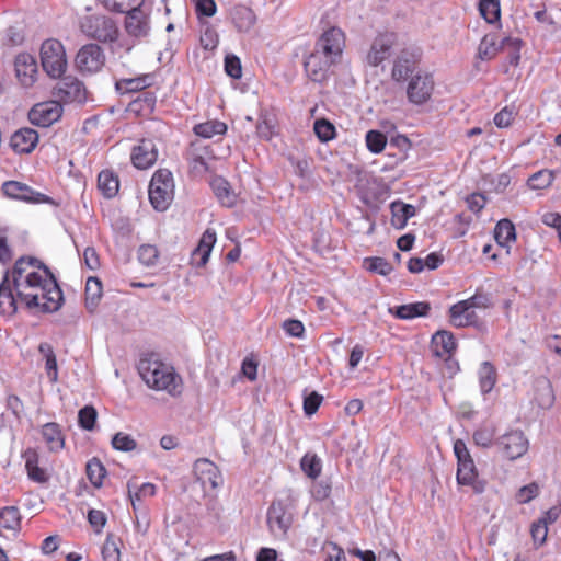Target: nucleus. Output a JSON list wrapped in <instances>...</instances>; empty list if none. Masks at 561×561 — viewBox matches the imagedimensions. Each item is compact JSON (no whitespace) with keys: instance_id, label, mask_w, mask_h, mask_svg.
<instances>
[{"instance_id":"nucleus-1","label":"nucleus","mask_w":561,"mask_h":561,"mask_svg":"<svg viewBox=\"0 0 561 561\" xmlns=\"http://www.w3.org/2000/svg\"><path fill=\"white\" fill-rule=\"evenodd\" d=\"M137 368L148 387L156 390H165L171 396L181 392L178 382L180 380L179 375L171 366L159 360L157 354L151 353L141 357Z\"/></svg>"},{"instance_id":"nucleus-2","label":"nucleus","mask_w":561,"mask_h":561,"mask_svg":"<svg viewBox=\"0 0 561 561\" xmlns=\"http://www.w3.org/2000/svg\"><path fill=\"white\" fill-rule=\"evenodd\" d=\"M173 176L167 169H159L149 184V201L157 211H164L173 198Z\"/></svg>"},{"instance_id":"nucleus-3","label":"nucleus","mask_w":561,"mask_h":561,"mask_svg":"<svg viewBox=\"0 0 561 561\" xmlns=\"http://www.w3.org/2000/svg\"><path fill=\"white\" fill-rule=\"evenodd\" d=\"M41 64L50 78L61 77L68 65L64 45L54 38L44 41L41 46Z\"/></svg>"},{"instance_id":"nucleus-4","label":"nucleus","mask_w":561,"mask_h":561,"mask_svg":"<svg viewBox=\"0 0 561 561\" xmlns=\"http://www.w3.org/2000/svg\"><path fill=\"white\" fill-rule=\"evenodd\" d=\"M81 30L89 37L102 43L114 42L118 36L115 21L100 14L87 16L81 23Z\"/></svg>"},{"instance_id":"nucleus-5","label":"nucleus","mask_w":561,"mask_h":561,"mask_svg":"<svg viewBox=\"0 0 561 561\" xmlns=\"http://www.w3.org/2000/svg\"><path fill=\"white\" fill-rule=\"evenodd\" d=\"M422 59V49L417 46H409L400 50L393 61L391 77L397 82H403L412 78L417 71Z\"/></svg>"},{"instance_id":"nucleus-6","label":"nucleus","mask_w":561,"mask_h":561,"mask_svg":"<svg viewBox=\"0 0 561 561\" xmlns=\"http://www.w3.org/2000/svg\"><path fill=\"white\" fill-rule=\"evenodd\" d=\"M59 82L53 89V95L64 103H84L87 101V89L82 81L73 76H61Z\"/></svg>"},{"instance_id":"nucleus-7","label":"nucleus","mask_w":561,"mask_h":561,"mask_svg":"<svg viewBox=\"0 0 561 561\" xmlns=\"http://www.w3.org/2000/svg\"><path fill=\"white\" fill-rule=\"evenodd\" d=\"M105 64V55L101 46L94 43L83 45L76 55L75 65L81 73H95Z\"/></svg>"},{"instance_id":"nucleus-8","label":"nucleus","mask_w":561,"mask_h":561,"mask_svg":"<svg viewBox=\"0 0 561 561\" xmlns=\"http://www.w3.org/2000/svg\"><path fill=\"white\" fill-rule=\"evenodd\" d=\"M118 13H125V30L128 35L134 37L147 36L150 31L149 16L141 9L142 5L124 7L116 4Z\"/></svg>"},{"instance_id":"nucleus-9","label":"nucleus","mask_w":561,"mask_h":561,"mask_svg":"<svg viewBox=\"0 0 561 561\" xmlns=\"http://www.w3.org/2000/svg\"><path fill=\"white\" fill-rule=\"evenodd\" d=\"M1 188L3 194L12 199L33 204H55L54 199L48 195L37 192L19 181H5Z\"/></svg>"},{"instance_id":"nucleus-10","label":"nucleus","mask_w":561,"mask_h":561,"mask_svg":"<svg viewBox=\"0 0 561 561\" xmlns=\"http://www.w3.org/2000/svg\"><path fill=\"white\" fill-rule=\"evenodd\" d=\"M339 61L324 56L317 48L306 58L304 68L309 79L317 83H324L330 77L331 66Z\"/></svg>"},{"instance_id":"nucleus-11","label":"nucleus","mask_w":561,"mask_h":561,"mask_svg":"<svg viewBox=\"0 0 561 561\" xmlns=\"http://www.w3.org/2000/svg\"><path fill=\"white\" fill-rule=\"evenodd\" d=\"M398 35L394 32L379 33L373 41L370 49L366 56V61L371 67H378L387 60L393 46L396 45Z\"/></svg>"},{"instance_id":"nucleus-12","label":"nucleus","mask_w":561,"mask_h":561,"mask_svg":"<svg viewBox=\"0 0 561 561\" xmlns=\"http://www.w3.org/2000/svg\"><path fill=\"white\" fill-rule=\"evenodd\" d=\"M495 444L501 447L503 455L510 460L520 458L529 447V442L520 430L505 433L495 440Z\"/></svg>"},{"instance_id":"nucleus-13","label":"nucleus","mask_w":561,"mask_h":561,"mask_svg":"<svg viewBox=\"0 0 561 561\" xmlns=\"http://www.w3.org/2000/svg\"><path fill=\"white\" fill-rule=\"evenodd\" d=\"M345 45V36L341 28L332 26L316 43V47L324 56L340 61Z\"/></svg>"},{"instance_id":"nucleus-14","label":"nucleus","mask_w":561,"mask_h":561,"mask_svg":"<svg viewBox=\"0 0 561 561\" xmlns=\"http://www.w3.org/2000/svg\"><path fill=\"white\" fill-rule=\"evenodd\" d=\"M433 89L434 80L432 75L416 72L412 76L407 88L408 100L416 105L424 104L431 98Z\"/></svg>"},{"instance_id":"nucleus-15","label":"nucleus","mask_w":561,"mask_h":561,"mask_svg":"<svg viewBox=\"0 0 561 561\" xmlns=\"http://www.w3.org/2000/svg\"><path fill=\"white\" fill-rule=\"evenodd\" d=\"M62 115V107L58 102H45L35 104L28 112L32 125L48 127Z\"/></svg>"},{"instance_id":"nucleus-16","label":"nucleus","mask_w":561,"mask_h":561,"mask_svg":"<svg viewBox=\"0 0 561 561\" xmlns=\"http://www.w3.org/2000/svg\"><path fill=\"white\" fill-rule=\"evenodd\" d=\"M14 71L20 83L25 87H32L36 81L37 62L33 55L20 53L14 58Z\"/></svg>"},{"instance_id":"nucleus-17","label":"nucleus","mask_w":561,"mask_h":561,"mask_svg":"<svg viewBox=\"0 0 561 561\" xmlns=\"http://www.w3.org/2000/svg\"><path fill=\"white\" fill-rule=\"evenodd\" d=\"M42 296L46 300L41 304V311L44 313H53L58 311L64 304V293L59 286L57 277H46V285L43 286Z\"/></svg>"},{"instance_id":"nucleus-18","label":"nucleus","mask_w":561,"mask_h":561,"mask_svg":"<svg viewBox=\"0 0 561 561\" xmlns=\"http://www.w3.org/2000/svg\"><path fill=\"white\" fill-rule=\"evenodd\" d=\"M267 524L271 529L277 526L284 534L293 524V514L288 510V505L283 500H274L267 510Z\"/></svg>"},{"instance_id":"nucleus-19","label":"nucleus","mask_w":561,"mask_h":561,"mask_svg":"<svg viewBox=\"0 0 561 561\" xmlns=\"http://www.w3.org/2000/svg\"><path fill=\"white\" fill-rule=\"evenodd\" d=\"M38 139V133L35 129L23 127L13 133L10 147L15 153L28 154L36 148Z\"/></svg>"},{"instance_id":"nucleus-20","label":"nucleus","mask_w":561,"mask_h":561,"mask_svg":"<svg viewBox=\"0 0 561 561\" xmlns=\"http://www.w3.org/2000/svg\"><path fill=\"white\" fill-rule=\"evenodd\" d=\"M18 311V297L10 279V272L5 271L0 282V314L13 316Z\"/></svg>"},{"instance_id":"nucleus-21","label":"nucleus","mask_w":561,"mask_h":561,"mask_svg":"<svg viewBox=\"0 0 561 561\" xmlns=\"http://www.w3.org/2000/svg\"><path fill=\"white\" fill-rule=\"evenodd\" d=\"M157 158L156 145L149 139H142L131 152V162L135 168L140 170L150 168L157 161Z\"/></svg>"},{"instance_id":"nucleus-22","label":"nucleus","mask_w":561,"mask_h":561,"mask_svg":"<svg viewBox=\"0 0 561 561\" xmlns=\"http://www.w3.org/2000/svg\"><path fill=\"white\" fill-rule=\"evenodd\" d=\"M216 243V233L210 229H207L198 245L193 250L191 255V263L197 268L205 266L209 260L214 244Z\"/></svg>"},{"instance_id":"nucleus-23","label":"nucleus","mask_w":561,"mask_h":561,"mask_svg":"<svg viewBox=\"0 0 561 561\" xmlns=\"http://www.w3.org/2000/svg\"><path fill=\"white\" fill-rule=\"evenodd\" d=\"M432 307L428 301H415L391 307L389 308V313L400 320H412L415 318L427 317Z\"/></svg>"},{"instance_id":"nucleus-24","label":"nucleus","mask_w":561,"mask_h":561,"mask_svg":"<svg viewBox=\"0 0 561 561\" xmlns=\"http://www.w3.org/2000/svg\"><path fill=\"white\" fill-rule=\"evenodd\" d=\"M431 347L435 356L443 358L446 355H451L456 351L457 343L451 332L439 330L433 334Z\"/></svg>"},{"instance_id":"nucleus-25","label":"nucleus","mask_w":561,"mask_h":561,"mask_svg":"<svg viewBox=\"0 0 561 561\" xmlns=\"http://www.w3.org/2000/svg\"><path fill=\"white\" fill-rule=\"evenodd\" d=\"M193 469L197 479L201 480L203 483L207 481L211 484L214 489L221 483L219 470L213 461L206 458L197 459L194 463Z\"/></svg>"},{"instance_id":"nucleus-26","label":"nucleus","mask_w":561,"mask_h":561,"mask_svg":"<svg viewBox=\"0 0 561 561\" xmlns=\"http://www.w3.org/2000/svg\"><path fill=\"white\" fill-rule=\"evenodd\" d=\"M391 225L398 229H404L410 218L415 216L416 209L413 205L394 201L390 204Z\"/></svg>"},{"instance_id":"nucleus-27","label":"nucleus","mask_w":561,"mask_h":561,"mask_svg":"<svg viewBox=\"0 0 561 561\" xmlns=\"http://www.w3.org/2000/svg\"><path fill=\"white\" fill-rule=\"evenodd\" d=\"M152 75L121 79L115 82V90L121 94L141 92L144 89L152 84Z\"/></svg>"},{"instance_id":"nucleus-28","label":"nucleus","mask_w":561,"mask_h":561,"mask_svg":"<svg viewBox=\"0 0 561 561\" xmlns=\"http://www.w3.org/2000/svg\"><path fill=\"white\" fill-rule=\"evenodd\" d=\"M231 19L239 32L250 31L256 21L253 10L243 4L236 5L232 9Z\"/></svg>"},{"instance_id":"nucleus-29","label":"nucleus","mask_w":561,"mask_h":561,"mask_svg":"<svg viewBox=\"0 0 561 561\" xmlns=\"http://www.w3.org/2000/svg\"><path fill=\"white\" fill-rule=\"evenodd\" d=\"M210 187L222 206L232 207L236 204L237 196L222 176H215L210 181Z\"/></svg>"},{"instance_id":"nucleus-30","label":"nucleus","mask_w":561,"mask_h":561,"mask_svg":"<svg viewBox=\"0 0 561 561\" xmlns=\"http://www.w3.org/2000/svg\"><path fill=\"white\" fill-rule=\"evenodd\" d=\"M103 286L102 282L96 276H90L85 283V308L90 313H93L99 306L102 298Z\"/></svg>"},{"instance_id":"nucleus-31","label":"nucleus","mask_w":561,"mask_h":561,"mask_svg":"<svg viewBox=\"0 0 561 561\" xmlns=\"http://www.w3.org/2000/svg\"><path fill=\"white\" fill-rule=\"evenodd\" d=\"M42 435L50 451H58L64 448L65 437L58 423L48 422L44 424L42 427Z\"/></svg>"},{"instance_id":"nucleus-32","label":"nucleus","mask_w":561,"mask_h":561,"mask_svg":"<svg viewBox=\"0 0 561 561\" xmlns=\"http://www.w3.org/2000/svg\"><path fill=\"white\" fill-rule=\"evenodd\" d=\"M98 188L105 198H113L118 193L119 181L111 170H103L98 175Z\"/></svg>"},{"instance_id":"nucleus-33","label":"nucleus","mask_w":561,"mask_h":561,"mask_svg":"<svg viewBox=\"0 0 561 561\" xmlns=\"http://www.w3.org/2000/svg\"><path fill=\"white\" fill-rule=\"evenodd\" d=\"M535 400L541 409H550L554 403V392L549 379H539L536 382Z\"/></svg>"},{"instance_id":"nucleus-34","label":"nucleus","mask_w":561,"mask_h":561,"mask_svg":"<svg viewBox=\"0 0 561 561\" xmlns=\"http://www.w3.org/2000/svg\"><path fill=\"white\" fill-rule=\"evenodd\" d=\"M38 352L45 359V371L50 382L58 381V364L53 346L47 342H42Z\"/></svg>"},{"instance_id":"nucleus-35","label":"nucleus","mask_w":561,"mask_h":561,"mask_svg":"<svg viewBox=\"0 0 561 561\" xmlns=\"http://www.w3.org/2000/svg\"><path fill=\"white\" fill-rule=\"evenodd\" d=\"M494 239L500 247H507L508 242L516 240V229L514 224L507 219L497 221L494 228Z\"/></svg>"},{"instance_id":"nucleus-36","label":"nucleus","mask_w":561,"mask_h":561,"mask_svg":"<svg viewBox=\"0 0 561 561\" xmlns=\"http://www.w3.org/2000/svg\"><path fill=\"white\" fill-rule=\"evenodd\" d=\"M496 383V369L490 362H483L479 369V385L483 396L490 393Z\"/></svg>"},{"instance_id":"nucleus-37","label":"nucleus","mask_w":561,"mask_h":561,"mask_svg":"<svg viewBox=\"0 0 561 561\" xmlns=\"http://www.w3.org/2000/svg\"><path fill=\"white\" fill-rule=\"evenodd\" d=\"M157 103V96L154 92L142 91L129 103L131 111L136 113H152Z\"/></svg>"},{"instance_id":"nucleus-38","label":"nucleus","mask_w":561,"mask_h":561,"mask_svg":"<svg viewBox=\"0 0 561 561\" xmlns=\"http://www.w3.org/2000/svg\"><path fill=\"white\" fill-rule=\"evenodd\" d=\"M127 490L134 511L137 508L136 501H140L142 497L153 496L156 494V485L149 482L137 485L136 482L129 480L127 482Z\"/></svg>"},{"instance_id":"nucleus-39","label":"nucleus","mask_w":561,"mask_h":561,"mask_svg":"<svg viewBox=\"0 0 561 561\" xmlns=\"http://www.w3.org/2000/svg\"><path fill=\"white\" fill-rule=\"evenodd\" d=\"M87 477L94 488H101L106 476V469L96 457L91 458L85 466Z\"/></svg>"},{"instance_id":"nucleus-40","label":"nucleus","mask_w":561,"mask_h":561,"mask_svg":"<svg viewBox=\"0 0 561 561\" xmlns=\"http://www.w3.org/2000/svg\"><path fill=\"white\" fill-rule=\"evenodd\" d=\"M479 12L481 16L490 24L499 22L501 19L500 0H479Z\"/></svg>"},{"instance_id":"nucleus-41","label":"nucleus","mask_w":561,"mask_h":561,"mask_svg":"<svg viewBox=\"0 0 561 561\" xmlns=\"http://www.w3.org/2000/svg\"><path fill=\"white\" fill-rule=\"evenodd\" d=\"M227 131V125L219 121H208L194 126V133L203 138H211L215 135H224Z\"/></svg>"},{"instance_id":"nucleus-42","label":"nucleus","mask_w":561,"mask_h":561,"mask_svg":"<svg viewBox=\"0 0 561 561\" xmlns=\"http://www.w3.org/2000/svg\"><path fill=\"white\" fill-rule=\"evenodd\" d=\"M25 468L27 471L28 478L37 483H46L49 480V476L46 473V471L38 467V459L36 453H32L30 456H27L25 461Z\"/></svg>"},{"instance_id":"nucleus-43","label":"nucleus","mask_w":561,"mask_h":561,"mask_svg":"<svg viewBox=\"0 0 561 561\" xmlns=\"http://www.w3.org/2000/svg\"><path fill=\"white\" fill-rule=\"evenodd\" d=\"M313 131L321 142H328L336 137V128L327 118H318L313 123Z\"/></svg>"},{"instance_id":"nucleus-44","label":"nucleus","mask_w":561,"mask_h":561,"mask_svg":"<svg viewBox=\"0 0 561 561\" xmlns=\"http://www.w3.org/2000/svg\"><path fill=\"white\" fill-rule=\"evenodd\" d=\"M497 38L496 34H486L483 36L479 47L478 57L482 60H490L497 54Z\"/></svg>"},{"instance_id":"nucleus-45","label":"nucleus","mask_w":561,"mask_h":561,"mask_svg":"<svg viewBox=\"0 0 561 561\" xmlns=\"http://www.w3.org/2000/svg\"><path fill=\"white\" fill-rule=\"evenodd\" d=\"M300 467L308 478L314 480L321 473V459L316 454L307 453L300 460Z\"/></svg>"},{"instance_id":"nucleus-46","label":"nucleus","mask_w":561,"mask_h":561,"mask_svg":"<svg viewBox=\"0 0 561 561\" xmlns=\"http://www.w3.org/2000/svg\"><path fill=\"white\" fill-rule=\"evenodd\" d=\"M98 411L92 404H87L78 412V425L84 431H93L96 425Z\"/></svg>"},{"instance_id":"nucleus-47","label":"nucleus","mask_w":561,"mask_h":561,"mask_svg":"<svg viewBox=\"0 0 561 561\" xmlns=\"http://www.w3.org/2000/svg\"><path fill=\"white\" fill-rule=\"evenodd\" d=\"M367 149L373 153H380L386 148L388 139L387 136L377 129H370L365 136Z\"/></svg>"},{"instance_id":"nucleus-48","label":"nucleus","mask_w":561,"mask_h":561,"mask_svg":"<svg viewBox=\"0 0 561 561\" xmlns=\"http://www.w3.org/2000/svg\"><path fill=\"white\" fill-rule=\"evenodd\" d=\"M121 539L113 534H107L105 542L102 547V557L104 561H121V551L118 543Z\"/></svg>"},{"instance_id":"nucleus-49","label":"nucleus","mask_w":561,"mask_h":561,"mask_svg":"<svg viewBox=\"0 0 561 561\" xmlns=\"http://www.w3.org/2000/svg\"><path fill=\"white\" fill-rule=\"evenodd\" d=\"M0 518L3 520V527L10 530L21 528V515L16 506H5L0 510Z\"/></svg>"},{"instance_id":"nucleus-50","label":"nucleus","mask_w":561,"mask_h":561,"mask_svg":"<svg viewBox=\"0 0 561 561\" xmlns=\"http://www.w3.org/2000/svg\"><path fill=\"white\" fill-rule=\"evenodd\" d=\"M364 265L367 271L382 276L389 275L393 270L392 265L381 256L366 257Z\"/></svg>"},{"instance_id":"nucleus-51","label":"nucleus","mask_w":561,"mask_h":561,"mask_svg":"<svg viewBox=\"0 0 561 561\" xmlns=\"http://www.w3.org/2000/svg\"><path fill=\"white\" fill-rule=\"evenodd\" d=\"M478 472L474 465V461H468L458 463L457 469V482L461 485L463 484H473L477 480Z\"/></svg>"},{"instance_id":"nucleus-52","label":"nucleus","mask_w":561,"mask_h":561,"mask_svg":"<svg viewBox=\"0 0 561 561\" xmlns=\"http://www.w3.org/2000/svg\"><path fill=\"white\" fill-rule=\"evenodd\" d=\"M554 173L548 170H541L534 173L527 181V184L533 190H542L552 184Z\"/></svg>"},{"instance_id":"nucleus-53","label":"nucleus","mask_w":561,"mask_h":561,"mask_svg":"<svg viewBox=\"0 0 561 561\" xmlns=\"http://www.w3.org/2000/svg\"><path fill=\"white\" fill-rule=\"evenodd\" d=\"M456 328H465V327H474L479 331L485 330V323L480 317L476 313L474 310L469 309L461 316L457 321L454 320L453 323Z\"/></svg>"},{"instance_id":"nucleus-54","label":"nucleus","mask_w":561,"mask_h":561,"mask_svg":"<svg viewBox=\"0 0 561 561\" xmlns=\"http://www.w3.org/2000/svg\"><path fill=\"white\" fill-rule=\"evenodd\" d=\"M159 251L156 245L142 244L138 249V260L141 264L150 267L158 262Z\"/></svg>"},{"instance_id":"nucleus-55","label":"nucleus","mask_w":561,"mask_h":561,"mask_svg":"<svg viewBox=\"0 0 561 561\" xmlns=\"http://www.w3.org/2000/svg\"><path fill=\"white\" fill-rule=\"evenodd\" d=\"M530 535L535 548H539L545 545L548 535V526H546V522H543V519L535 520L530 526Z\"/></svg>"},{"instance_id":"nucleus-56","label":"nucleus","mask_w":561,"mask_h":561,"mask_svg":"<svg viewBox=\"0 0 561 561\" xmlns=\"http://www.w3.org/2000/svg\"><path fill=\"white\" fill-rule=\"evenodd\" d=\"M112 446L116 450L131 451L136 449L137 442L130 435L118 432L112 437Z\"/></svg>"},{"instance_id":"nucleus-57","label":"nucleus","mask_w":561,"mask_h":561,"mask_svg":"<svg viewBox=\"0 0 561 561\" xmlns=\"http://www.w3.org/2000/svg\"><path fill=\"white\" fill-rule=\"evenodd\" d=\"M470 309L473 308H491L493 306V297L489 293H484L481 288H478L476 294L466 299Z\"/></svg>"},{"instance_id":"nucleus-58","label":"nucleus","mask_w":561,"mask_h":561,"mask_svg":"<svg viewBox=\"0 0 561 561\" xmlns=\"http://www.w3.org/2000/svg\"><path fill=\"white\" fill-rule=\"evenodd\" d=\"M332 491V483L329 478L313 482L311 488V495L317 502L327 500Z\"/></svg>"},{"instance_id":"nucleus-59","label":"nucleus","mask_w":561,"mask_h":561,"mask_svg":"<svg viewBox=\"0 0 561 561\" xmlns=\"http://www.w3.org/2000/svg\"><path fill=\"white\" fill-rule=\"evenodd\" d=\"M8 271L10 272L11 284L13 285L14 289H20V287H23L22 276L26 271V259H23V256L19 257L13 264L12 268Z\"/></svg>"},{"instance_id":"nucleus-60","label":"nucleus","mask_w":561,"mask_h":561,"mask_svg":"<svg viewBox=\"0 0 561 561\" xmlns=\"http://www.w3.org/2000/svg\"><path fill=\"white\" fill-rule=\"evenodd\" d=\"M225 71L232 79H240L242 77V66L240 58L233 54L225 57Z\"/></svg>"},{"instance_id":"nucleus-61","label":"nucleus","mask_w":561,"mask_h":561,"mask_svg":"<svg viewBox=\"0 0 561 561\" xmlns=\"http://www.w3.org/2000/svg\"><path fill=\"white\" fill-rule=\"evenodd\" d=\"M494 430L481 427L474 431L472 439L477 446L489 448L493 444Z\"/></svg>"},{"instance_id":"nucleus-62","label":"nucleus","mask_w":561,"mask_h":561,"mask_svg":"<svg viewBox=\"0 0 561 561\" xmlns=\"http://www.w3.org/2000/svg\"><path fill=\"white\" fill-rule=\"evenodd\" d=\"M323 397L319 394L317 391H311L310 393L305 394L304 397V412L307 416L313 415L321 402Z\"/></svg>"},{"instance_id":"nucleus-63","label":"nucleus","mask_w":561,"mask_h":561,"mask_svg":"<svg viewBox=\"0 0 561 561\" xmlns=\"http://www.w3.org/2000/svg\"><path fill=\"white\" fill-rule=\"evenodd\" d=\"M88 522L96 534H100L107 522L103 511L91 508L88 512Z\"/></svg>"},{"instance_id":"nucleus-64","label":"nucleus","mask_w":561,"mask_h":561,"mask_svg":"<svg viewBox=\"0 0 561 561\" xmlns=\"http://www.w3.org/2000/svg\"><path fill=\"white\" fill-rule=\"evenodd\" d=\"M283 329L289 336L301 339L305 334V327L300 320L287 319L283 322Z\"/></svg>"}]
</instances>
